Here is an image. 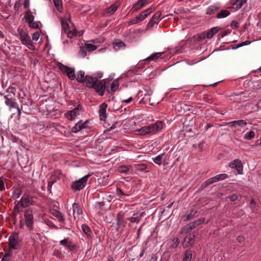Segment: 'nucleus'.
<instances>
[{
	"mask_svg": "<svg viewBox=\"0 0 261 261\" xmlns=\"http://www.w3.org/2000/svg\"><path fill=\"white\" fill-rule=\"evenodd\" d=\"M102 76V72H97L92 76L87 75L86 77V86L94 89L95 92L101 96L105 93L107 84L106 79L99 80Z\"/></svg>",
	"mask_w": 261,
	"mask_h": 261,
	"instance_id": "nucleus-1",
	"label": "nucleus"
},
{
	"mask_svg": "<svg viewBox=\"0 0 261 261\" xmlns=\"http://www.w3.org/2000/svg\"><path fill=\"white\" fill-rule=\"evenodd\" d=\"M163 122L158 120L154 123H151L148 125L142 127L138 131L139 132V134L142 136L154 135L160 132L163 128Z\"/></svg>",
	"mask_w": 261,
	"mask_h": 261,
	"instance_id": "nucleus-2",
	"label": "nucleus"
},
{
	"mask_svg": "<svg viewBox=\"0 0 261 261\" xmlns=\"http://www.w3.org/2000/svg\"><path fill=\"white\" fill-rule=\"evenodd\" d=\"M36 200L37 198L35 196L29 194H24L19 201H16L15 202V204L16 202L17 204L15 205L14 209H18V204H20V205L23 207L34 205L36 203Z\"/></svg>",
	"mask_w": 261,
	"mask_h": 261,
	"instance_id": "nucleus-3",
	"label": "nucleus"
},
{
	"mask_svg": "<svg viewBox=\"0 0 261 261\" xmlns=\"http://www.w3.org/2000/svg\"><path fill=\"white\" fill-rule=\"evenodd\" d=\"M17 31L19 36V39L21 43L25 45L30 49H35V46L31 39L29 34L22 29L18 28Z\"/></svg>",
	"mask_w": 261,
	"mask_h": 261,
	"instance_id": "nucleus-4",
	"label": "nucleus"
},
{
	"mask_svg": "<svg viewBox=\"0 0 261 261\" xmlns=\"http://www.w3.org/2000/svg\"><path fill=\"white\" fill-rule=\"evenodd\" d=\"M90 175L87 174L81 178L79 180L74 181L71 184V189L74 192H76L83 189L86 185L87 180Z\"/></svg>",
	"mask_w": 261,
	"mask_h": 261,
	"instance_id": "nucleus-5",
	"label": "nucleus"
},
{
	"mask_svg": "<svg viewBox=\"0 0 261 261\" xmlns=\"http://www.w3.org/2000/svg\"><path fill=\"white\" fill-rule=\"evenodd\" d=\"M24 218L25 224L29 230H33L34 216L33 211L31 208L27 209L24 212Z\"/></svg>",
	"mask_w": 261,
	"mask_h": 261,
	"instance_id": "nucleus-6",
	"label": "nucleus"
},
{
	"mask_svg": "<svg viewBox=\"0 0 261 261\" xmlns=\"http://www.w3.org/2000/svg\"><path fill=\"white\" fill-rule=\"evenodd\" d=\"M4 98L5 99V103L9 107L10 109L17 107L18 103L15 101V94L14 93H9L8 94L4 96Z\"/></svg>",
	"mask_w": 261,
	"mask_h": 261,
	"instance_id": "nucleus-7",
	"label": "nucleus"
},
{
	"mask_svg": "<svg viewBox=\"0 0 261 261\" xmlns=\"http://www.w3.org/2000/svg\"><path fill=\"white\" fill-rule=\"evenodd\" d=\"M60 69L64 75H66L71 80H74L76 78L75 74V69L74 68L69 67L62 64L59 66Z\"/></svg>",
	"mask_w": 261,
	"mask_h": 261,
	"instance_id": "nucleus-8",
	"label": "nucleus"
},
{
	"mask_svg": "<svg viewBox=\"0 0 261 261\" xmlns=\"http://www.w3.org/2000/svg\"><path fill=\"white\" fill-rule=\"evenodd\" d=\"M205 221L204 218H200L197 220H196L194 222H193L192 223H190L188 224L187 225H186L182 229V231H185L186 233H188L190 232L191 230L194 229L197 226L200 225L202 223H204Z\"/></svg>",
	"mask_w": 261,
	"mask_h": 261,
	"instance_id": "nucleus-9",
	"label": "nucleus"
},
{
	"mask_svg": "<svg viewBox=\"0 0 261 261\" xmlns=\"http://www.w3.org/2000/svg\"><path fill=\"white\" fill-rule=\"evenodd\" d=\"M19 235L18 233H12L9 238V246L11 249H16L17 248L16 245L18 244Z\"/></svg>",
	"mask_w": 261,
	"mask_h": 261,
	"instance_id": "nucleus-10",
	"label": "nucleus"
},
{
	"mask_svg": "<svg viewBox=\"0 0 261 261\" xmlns=\"http://www.w3.org/2000/svg\"><path fill=\"white\" fill-rule=\"evenodd\" d=\"M94 43L95 41L91 40L86 43L85 48H81L80 52L84 53V57L86 56L87 51L91 52L95 50L97 48V46L94 44Z\"/></svg>",
	"mask_w": 261,
	"mask_h": 261,
	"instance_id": "nucleus-11",
	"label": "nucleus"
},
{
	"mask_svg": "<svg viewBox=\"0 0 261 261\" xmlns=\"http://www.w3.org/2000/svg\"><path fill=\"white\" fill-rule=\"evenodd\" d=\"M229 166L231 168H235L239 174H243V166L242 162L239 159H236L230 162Z\"/></svg>",
	"mask_w": 261,
	"mask_h": 261,
	"instance_id": "nucleus-12",
	"label": "nucleus"
},
{
	"mask_svg": "<svg viewBox=\"0 0 261 261\" xmlns=\"http://www.w3.org/2000/svg\"><path fill=\"white\" fill-rule=\"evenodd\" d=\"M59 245L64 246L66 249L71 251L74 250L76 248L75 245L73 243L69 238L60 241Z\"/></svg>",
	"mask_w": 261,
	"mask_h": 261,
	"instance_id": "nucleus-13",
	"label": "nucleus"
},
{
	"mask_svg": "<svg viewBox=\"0 0 261 261\" xmlns=\"http://www.w3.org/2000/svg\"><path fill=\"white\" fill-rule=\"evenodd\" d=\"M196 236L195 234H188L185 238L183 242V247L184 248H188L193 246L194 244V239Z\"/></svg>",
	"mask_w": 261,
	"mask_h": 261,
	"instance_id": "nucleus-14",
	"label": "nucleus"
},
{
	"mask_svg": "<svg viewBox=\"0 0 261 261\" xmlns=\"http://www.w3.org/2000/svg\"><path fill=\"white\" fill-rule=\"evenodd\" d=\"M150 3H151L150 0H138L137 2L134 5L132 10L133 12L137 11Z\"/></svg>",
	"mask_w": 261,
	"mask_h": 261,
	"instance_id": "nucleus-15",
	"label": "nucleus"
},
{
	"mask_svg": "<svg viewBox=\"0 0 261 261\" xmlns=\"http://www.w3.org/2000/svg\"><path fill=\"white\" fill-rule=\"evenodd\" d=\"M80 114V113H79V107H77L76 108H75L74 109H73V110H70V111H68L66 113V116L67 117V118L69 120H73L77 115H79Z\"/></svg>",
	"mask_w": 261,
	"mask_h": 261,
	"instance_id": "nucleus-16",
	"label": "nucleus"
},
{
	"mask_svg": "<svg viewBox=\"0 0 261 261\" xmlns=\"http://www.w3.org/2000/svg\"><path fill=\"white\" fill-rule=\"evenodd\" d=\"M87 121L83 122L82 121H79L72 128L71 132L73 133H77L83 128H86Z\"/></svg>",
	"mask_w": 261,
	"mask_h": 261,
	"instance_id": "nucleus-17",
	"label": "nucleus"
},
{
	"mask_svg": "<svg viewBox=\"0 0 261 261\" xmlns=\"http://www.w3.org/2000/svg\"><path fill=\"white\" fill-rule=\"evenodd\" d=\"M161 15V12L160 11L156 12L151 17L150 20L148 22L149 27H152L154 24L158 23L160 19V17Z\"/></svg>",
	"mask_w": 261,
	"mask_h": 261,
	"instance_id": "nucleus-18",
	"label": "nucleus"
},
{
	"mask_svg": "<svg viewBox=\"0 0 261 261\" xmlns=\"http://www.w3.org/2000/svg\"><path fill=\"white\" fill-rule=\"evenodd\" d=\"M108 106L107 105L103 102L102 103L99 107V117L101 120H104L107 117L106 115V110Z\"/></svg>",
	"mask_w": 261,
	"mask_h": 261,
	"instance_id": "nucleus-19",
	"label": "nucleus"
},
{
	"mask_svg": "<svg viewBox=\"0 0 261 261\" xmlns=\"http://www.w3.org/2000/svg\"><path fill=\"white\" fill-rule=\"evenodd\" d=\"M83 213V211L80 207L79 204L77 203H74L72 204V213L74 219L78 217Z\"/></svg>",
	"mask_w": 261,
	"mask_h": 261,
	"instance_id": "nucleus-20",
	"label": "nucleus"
},
{
	"mask_svg": "<svg viewBox=\"0 0 261 261\" xmlns=\"http://www.w3.org/2000/svg\"><path fill=\"white\" fill-rule=\"evenodd\" d=\"M227 124L233 127L236 126L243 127L246 125L247 122L244 120H238L229 122Z\"/></svg>",
	"mask_w": 261,
	"mask_h": 261,
	"instance_id": "nucleus-21",
	"label": "nucleus"
},
{
	"mask_svg": "<svg viewBox=\"0 0 261 261\" xmlns=\"http://www.w3.org/2000/svg\"><path fill=\"white\" fill-rule=\"evenodd\" d=\"M85 73L84 71L80 70L77 72L75 79L81 83H84L85 82V84L86 85L87 75L85 76Z\"/></svg>",
	"mask_w": 261,
	"mask_h": 261,
	"instance_id": "nucleus-22",
	"label": "nucleus"
},
{
	"mask_svg": "<svg viewBox=\"0 0 261 261\" xmlns=\"http://www.w3.org/2000/svg\"><path fill=\"white\" fill-rule=\"evenodd\" d=\"M144 213H141L139 214H134L133 216L129 218V220L132 223H138L141 220L142 217L144 216Z\"/></svg>",
	"mask_w": 261,
	"mask_h": 261,
	"instance_id": "nucleus-23",
	"label": "nucleus"
},
{
	"mask_svg": "<svg viewBox=\"0 0 261 261\" xmlns=\"http://www.w3.org/2000/svg\"><path fill=\"white\" fill-rule=\"evenodd\" d=\"M163 54V52L161 53H156L155 54H153L147 58H146L144 61L147 62H150L152 61H156L159 58H160L161 56Z\"/></svg>",
	"mask_w": 261,
	"mask_h": 261,
	"instance_id": "nucleus-24",
	"label": "nucleus"
},
{
	"mask_svg": "<svg viewBox=\"0 0 261 261\" xmlns=\"http://www.w3.org/2000/svg\"><path fill=\"white\" fill-rule=\"evenodd\" d=\"M206 37V32H203L199 34H196L194 35L191 38V41L193 42H198L201 40H203Z\"/></svg>",
	"mask_w": 261,
	"mask_h": 261,
	"instance_id": "nucleus-25",
	"label": "nucleus"
},
{
	"mask_svg": "<svg viewBox=\"0 0 261 261\" xmlns=\"http://www.w3.org/2000/svg\"><path fill=\"white\" fill-rule=\"evenodd\" d=\"M216 182V181L215 176L210 178L207 180H206L205 182H204L203 183H202L201 185L199 190H202L205 189L206 187H207L209 185H211Z\"/></svg>",
	"mask_w": 261,
	"mask_h": 261,
	"instance_id": "nucleus-26",
	"label": "nucleus"
},
{
	"mask_svg": "<svg viewBox=\"0 0 261 261\" xmlns=\"http://www.w3.org/2000/svg\"><path fill=\"white\" fill-rule=\"evenodd\" d=\"M152 11V9L151 8H149L144 11H143L141 13H140L138 16L139 18L141 19V20H143L145 18H146Z\"/></svg>",
	"mask_w": 261,
	"mask_h": 261,
	"instance_id": "nucleus-27",
	"label": "nucleus"
},
{
	"mask_svg": "<svg viewBox=\"0 0 261 261\" xmlns=\"http://www.w3.org/2000/svg\"><path fill=\"white\" fill-rule=\"evenodd\" d=\"M220 8V7L217 5H211L207 8L206 14L207 15H212L214 14Z\"/></svg>",
	"mask_w": 261,
	"mask_h": 261,
	"instance_id": "nucleus-28",
	"label": "nucleus"
},
{
	"mask_svg": "<svg viewBox=\"0 0 261 261\" xmlns=\"http://www.w3.org/2000/svg\"><path fill=\"white\" fill-rule=\"evenodd\" d=\"M246 2V0H237L232 3V8L235 10H238Z\"/></svg>",
	"mask_w": 261,
	"mask_h": 261,
	"instance_id": "nucleus-29",
	"label": "nucleus"
},
{
	"mask_svg": "<svg viewBox=\"0 0 261 261\" xmlns=\"http://www.w3.org/2000/svg\"><path fill=\"white\" fill-rule=\"evenodd\" d=\"M219 30L218 27H214L206 32V37L208 39L212 38L214 35L216 34Z\"/></svg>",
	"mask_w": 261,
	"mask_h": 261,
	"instance_id": "nucleus-30",
	"label": "nucleus"
},
{
	"mask_svg": "<svg viewBox=\"0 0 261 261\" xmlns=\"http://www.w3.org/2000/svg\"><path fill=\"white\" fill-rule=\"evenodd\" d=\"M61 25H62V28L64 30V32L66 33H67L68 37L71 38L72 37L71 33L70 31H69V26L68 23L66 21H65L63 20H61Z\"/></svg>",
	"mask_w": 261,
	"mask_h": 261,
	"instance_id": "nucleus-31",
	"label": "nucleus"
},
{
	"mask_svg": "<svg viewBox=\"0 0 261 261\" xmlns=\"http://www.w3.org/2000/svg\"><path fill=\"white\" fill-rule=\"evenodd\" d=\"M52 214L53 216H54L55 217H56L58 220L62 223H64L65 221V219L62 214L57 210H53L52 212Z\"/></svg>",
	"mask_w": 261,
	"mask_h": 261,
	"instance_id": "nucleus-32",
	"label": "nucleus"
},
{
	"mask_svg": "<svg viewBox=\"0 0 261 261\" xmlns=\"http://www.w3.org/2000/svg\"><path fill=\"white\" fill-rule=\"evenodd\" d=\"M230 14L229 11L227 10H221L216 15V17L218 19L224 18Z\"/></svg>",
	"mask_w": 261,
	"mask_h": 261,
	"instance_id": "nucleus-33",
	"label": "nucleus"
},
{
	"mask_svg": "<svg viewBox=\"0 0 261 261\" xmlns=\"http://www.w3.org/2000/svg\"><path fill=\"white\" fill-rule=\"evenodd\" d=\"M118 8V5L116 4L110 6L107 10V14L112 15L117 10Z\"/></svg>",
	"mask_w": 261,
	"mask_h": 261,
	"instance_id": "nucleus-34",
	"label": "nucleus"
},
{
	"mask_svg": "<svg viewBox=\"0 0 261 261\" xmlns=\"http://www.w3.org/2000/svg\"><path fill=\"white\" fill-rule=\"evenodd\" d=\"M125 46V43L120 40H116L113 42V47L116 49H119L122 47H124Z\"/></svg>",
	"mask_w": 261,
	"mask_h": 261,
	"instance_id": "nucleus-35",
	"label": "nucleus"
},
{
	"mask_svg": "<svg viewBox=\"0 0 261 261\" xmlns=\"http://www.w3.org/2000/svg\"><path fill=\"white\" fill-rule=\"evenodd\" d=\"M24 18L29 23L34 21V16L33 15L31 11H29L25 13Z\"/></svg>",
	"mask_w": 261,
	"mask_h": 261,
	"instance_id": "nucleus-36",
	"label": "nucleus"
},
{
	"mask_svg": "<svg viewBox=\"0 0 261 261\" xmlns=\"http://www.w3.org/2000/svg\"><path fill=\"white\" fill-rule=\"evenodd\" d=\"M57 177L55 175H52L49 178L48 181V188L51 189L52 186L57 181Z\"/></svg>",
	"mask_w": 261,
	"mask_h": 261,
	"instance_id": "nucleus-37",
	"label": "nucleus"
},
{
	"mask_svg": "<svg viewBox=\"0 0 261 261\" xmlns=\"http://www.w3.org/2000/svg\"><path fill=\"white\" fill-rule=\"evenodd\" d=\"M119 86V83L117 80H115L113 81L111 84V91L112 92L116 91Z\"/></svg>",
	"mask_w": 261,
	"mask_h": 261,
	"instance_id": "nucleus-38",
	"label": "nucleus"
},
{
	"mask_svg": "<svg viewBox=\"0 0 261 261\" xmlns=\"http://www.w3.org/2000/svg\"><path fill=\"white\" fill-rule=\"evenodd\" d=\"M192 257L191 251L187 250L184 254L182 261H191Z\"/></svg>",
	"mask_w": 261,
	"mask_h": 261,
	"instance_id": "nucleus-39",
	"label": "nucleus"
},
{
	"mask_svg": "<svg viewBox=\"0 0 261 261\" xmlns=\"http://www.w3.org/2000/svg\"><path fill=\"white\" fill-rule=\"evenodd\" d=\"M53 2L57 10L60 12H62L63 9L62 1L53 0Z\"/></svg>",
	"mask_w": 261,
	"mask_h": 261,
	"instance_id": "nucleus-40",
	"label": "nucleus"
},
{
	"mask_svg": "<svg viewBox=\"0 0 261 261\" xmlns=\"http://www.w3.org/2000/svg\"><path fill=\"white\" fill-rule=\"evenodd\" d=\"M229 176L225 173L220 174L215 176L216 182L228 178Z\"/></svg>",
	"mask_w": 261,
	"mask_h": 261,
	"instance_id": "nucleus-41",
	"label": "nucleus"
},
{
	"mask_svg": "<svg viewBox=\"0 0 261 261\" xmlns=\"http://www.w3.org/2000/svg\"><path fill=\"white\" fill-rule=\"evenodd\" d=\"M82 229L83 232L87 236L91 235V231L90 227L86 224H83L82 225Z\"/></svg>",
	"mask_w": 261,
	"mask_h": 261,
	"instance_id": "nucleus-42",
	"label": "nucleus"
},
{
	"mask_svg": "<svg viewBox=\"0 0 261 261\" xmlns=\"http://www.w3.org/2000/svg\"><path fill=\"white\" fill-rule=\"evenodd\" d=\"M124 213L120 212L117 214V224L119 226L122 225V222L123 221V218L124 217Z\"/></svg>",
	"mask_w": 261,
	"mask_h": 261,
	"instance_id": "nucleus-43",
	"label": "nucleus"
},
{
	"mask_svg": "<svg viewBox=\"0 0 261 261\" xmlns=\"http://www.w3.org/2000/svg\"><path fill=\"white\" fill-rule=\"evenodd\" d=\"M255 136V133L253 131H250L247 133L244 137V139L247 140H250L253 139Z\"/></svg>",
	"mask_w": 261,
	"mask_h": 261,
	"instance_id": "nucleus-44",
	"label": "nucleus"
},
{
	"mask_svg": "<svg viewBox=\"0 0 261 261\" xmlns=\"http://www.w3.org/2000/svg\"><path fill=\"white\" fill-rule=\"evenodd\" d=\"M108 180V177H102L98 178V181L99 184H101L103 186H107L109 184Z\"/></svg>",
	"mask_w": 261,
	"mask_h": 261,
	"instance_id": "nucleus-45",
	"label": "nucleus"
},
{
	"mask_svg": "<svg viewBox=\"0 0 261 261\" xmlns=\"http://www.w3.org/2000/svg\"><path fill=\"white\" fill-rule=\"evenodd\" d=\"M118 171L121 173H126L129 171V168L125 165H122L118 168Z\"/></svg>",
	"mask_w": 261,
	"mask_h": 261,
	"instance_id": "nucleus-46",
	"label": "nucleus"
},
{
	"mask_svg": "<svg viewBox=\"0 0 261 261\" xmlns=\"http://www.w3.org/2000/svg\"><path fill=\"white\" fill-rule=\"evenodd\" d=\"M141 21H142L141 20V19L139 18L138 16H137L136 17H135L134 18L131 19L130 21H129L128 22V24L129 25H131L139 23Z\"/></svg>",
	"mask_w": 261,
	"mask_h": 261,
	"instance_id": "nucleus-47",
	"label": "nucleus"
},
{
	"mask_svg": "<svg viewBox=\"0 0 261 261\" xmlns=\"http://www.w3.org/2000/svg\"><path fill=\"white\" fill-rule=\"evenodd\" d=\"M153 162L159 165H160L162 163V156L161 155H159L155 158H153Z\"/></svg>",
	"mask_w": 261,
	"mask_h": 261,
	"instance_id": "nucleus-48",
	"label": "nucleus"
},
{
	"mask_svg": "<svg viewBox=\"0 0 261 261\" xmlns=\"http://www.w3.org/2000/svg\"><path fill=\"white\" fill-rule=\"evenodd\" d=\"M196 211H192L186 217V220H189L195 217Z\"/></svg>",
	"mask_w": 261,
	"mask_h": 261,
	"instance_id": "nucleus-49",
	"label": "nucleus"
},
{
	"mask_svg": "<svg viewBox=\"0 0 261 261\" xmlns=\"http://www.w3.org/2000/svg\"><path fill=\"white\" fill-rule=\"evenodd\" d=\"M180 241L178 238H174L172 241V246L174 248H176L179 244Z\"/></svg>",
	"mask_w": 261,
	"mask_h": 261,
	"instance_id": "nucleus-50",
	"label": "nucleus"
},
{
	"mask_svg": "<svg viewBox=\"0 0 261 261\" xmlns=\"http://www.w3.org/2000/svg\"><path fill=\"white\" fill-rule=\"evenodd\" d=\"M116 194H117L118 196H128V195L124 194L122 192L121 189L120 188H119V187H117L116 188Z\"/></svg>",
	"mask_w": 261,
	"mask_h": 261,
	"instance_id": "nucleus-51",
	"label": "nucleus"
},
{
	"mask_svg": "<svg viewBox=\"0 0 261 261\" xmlns=\"http://www.w3.org/2000/svg\"><path fill=\"white\" fill-rule=\"evenodd\" d=\"M40 37V34L38 32H35L32 36V39L34 41H37Z\"/></svg>",
	"mask_w": 261,
	"mask_h": 261,
	"instance_id": "nucleus-52",
	"label": "nucleus"
},
{
	"mask_svg": "<svg viewBox=\"0 0 261 261\" xmlns=\"http://www.w3.org/2000/svg\"><path fill=\"white\" fill-rule=\"evenodd\" d=\"M230 25L233 29H238L240 26V24L237 21H232L231 22Z\"/></svg>",
	"mask_w": 261,
	"mask_h": 261,
	"instance_id": "nucleus-53",
	"label": "nucleus"
},
{
	"mask_svg": "<svg viewBox=\"0 0 261 261\" xmlns=\"http://www.w3.org/2000/svg\"><path fill=\"white\" fill-rule=\"evenodd\" d=\"M29 26L31 28L37 29L38 28L39 25L37 22H34V21H33L31 23H29Z\"/></svg>",
	"mask_w": 261,
	"mask_h": 261,
	"instance_id": "nucleus-54",
	"label": "nucleus"
},
{
	"mask_svg": "<svg viewBox=\"0 0 261 261\" xmlns=\"http://www.w3.org/2000/svg\"><path fill=\"white\" fill-rule=\"evenodd\" d=\"M255 207V202L254 199H252L250 203V208L253 211Z\"/></svg>",
	"mask_w": 261,
	"mask_h": 261,
	"instance_id": "nucleus-55",
	"label": "nucleus"
},
{
	"mask_svg": "<svg viewBox=\"0 0 261 261\" xmlns=\"http://www.w3.org/2000/svg\"><path fill=\"white\" fill-rule=\"evenodd\" d=\"M147 168V166L144 164H140L138 165V168L140 170H143Z\"/></svg>",
	"mask_w": 261,
	"mask_h": 261,
	"instance_id": "nucleus-56",
	"label": "nucleus"
},
{
	"mask_svg": "<svg viewBox=\"0 0 261 261\" xmlns=\"http://www.w3.org/2000/svg\"><path fill=\"white\" fill-rule=\"evenodd\" d=\"M133 100V98L132 97H129L128 98L126 99H122L121 102L122 103H130Z\"/></svg>",
	"mask_w": 261,
	"mask_h": 261,
	"instance_id": "nucleus-57",
	"label": "nucleus"
},
{
	"mask_svg": "<svg viewBox=\"0 0 261 261\" xmlns=\"http://www.w3.org/2000/svg\"><path fill=\"white\" fill-rule=\"evenodd\" d=\"M237 240L239 243H243L245 240V237L244 236H239L237 237Z\"/></svg>",
	"mask_w": 261,
	"mask_h": 261,
	"instance_id": "nucleus-58",
	"label": "nucleus"
},
{
	"mask_svg": "<svg viewBox=\"0 0 261 261\" xmlns=\"http://www.w3.org/2000/svg\"><path fill=\"white\" fill-rule=\"evenodd\" d=\"M5 189V185L3 180L0 178V190L2 191Z\"/></svg>",
	"mask_w": 261,
	"mask_h": 261,
	"instance_id": "nucleus-59",
	"label": "nucleus"
},
{
	"mask_svg": "<svg viewBox=\"0 0 261 261\" xmlns=\"http://www.w3.org/2000/svg\"><path fill=\"white\" fill-rule=\"evenodd\" d=\"M229 199L232 201H234L237 200L238 196L236 194H233L229 197Z\"/></svg>",
	"mask_w": 261,
	"mask_h": 261,
	"instance_id": "nucleus-60",
	"label": "nucleus"
},
{
	"mask_svg": "<svg viewBox=\"0 0 261 261\" xmlns=\"http://www.w3.org/2000/svg\"><path fill=\"white\" fill-rule=\"evenodd\" d=\"M10 254L8 253L5 254L2 257L1 261H8V258L10 257Z\"/></svg>",
	"mask_w": 261,
	"mask_h": 261,
	"instance_id": "nucleus-61",
	"label": "nucleus"
},
{
	"mask_svg": "<svg viewBox=\"0 0 261 261\" xmlns=\"http://www.w3.org/2000/svg\"><path fill=\"white\" fill-rule=\"evenodd\" d=\"M21 194V191L19 190V191H18L17 192L15 193L14 196L16 198H18L20 196Z\"/></svg>",
	"mask_w": 261,
	"mask_h": 261,
	"instance_id": "nucleus-62",
	"label": "nucleus"
},
{
	"mask_svg": "<svg viewBox=\"0 0 261 261\" xmlns=\"http://www.w3.org/2000/svg\"><path fill=\"white\" fill-rule=\"evenodd\" d=\"M96 204L98 206H99V208H101L104 206L105 202L104 201L98 202L96 203Z\"/></svg>",
	"mask_w": 261,
	"mask_h": 261,
	"instance_id": "nucleus-63",
	"label": "nucleus"
},
{
	"mask_svg": "<svg viewBox=\"0 0 261 261\" xmlns=\"http://www.w3.org/2000/svg\"><path fill=\"white\" fill-rule=\"evenodd\" d=\"M106 261H115L114 258L111 256H108Z\"/></svg>",
	"mask_w": 261,
	"mask_h": 261,
	"instance_id": "nucleus-64",
	"label": "nucleus"
}]
</instances>
